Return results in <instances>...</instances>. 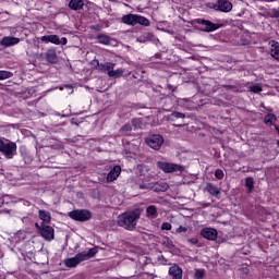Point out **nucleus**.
Listing matches in <instances>:
<instances>
[{
    "mask_svg": "<svg viewBox=\"0 0 279 279\" xmlns=\"http://www.w3.org/2000/svg\"><path fill=\"white\" fill-rule=\"evenodd\" d=\"M218 232L214 228H204L201 230V236L207 241H217Z\"/></svg>",
    "mask_w": 279,
    "mask_h": 279,
    "instance_id": "nucleus-10",
    "label": "nucleus"
},
{
    "mask_svg": "<svg viewBox=\"0 0 279 279\" xmlns=\"http://www.w3.org/2000/svg\"><path fill=\"white\" fill-rule=\"evenodd\" d=\"M197 23L204 26L203 28L204 32H216V29H219V25L208 20H198Z\"/></svg>",
    "mask_w": 279,
    "mask_h": 279,
    "instance_id": "nucleus-11",
    "label": "nucleus"
},
{
    "mask_svg": "<svg viewBox=\"0 0 279 279\" xmlns=\"http://www.w3.org/2000/svg\"><path fill=\"white\" fill-rule=\"evenodd\" d=\"M277 146L279 147V140L277 141Z\"/></svg>",
    "mask_w": 279,
    "mask_h": 279,
    "instance_id": "nucleus-43",
    "label": "nucleus"
},
{
    "mask_svg": "<svg viewBox=\"0 0 279 279\" xmlns=\"http://www.w3.org/2000/svg\"><path fill=\"white\" fill-rule=\"evenodd\" d=\"M157 167L163 171V173H178V171L182 173V171H184V166L165 161H158Z\"/></svg>",
    "mask_w": 279,
    "mask_h": 279,
    "instance_id": "nucleus-6",
    "label": "nucleus"
},
{
    "mask_svg": "<svg viewBox=\"0 0 279 279\" xmlns=\"http://www.w3.org/2000/svg\"><path fill=\"white\" fill-rule=\"evenodd\" d=\"M121 175V166H114L107 174V182H114Z\"/></svg>",
    "mask_w": 279,
    "mask_h": 279,
    "instance_id": "nucleus-13",
    "label": "nucleus"
},
{
    "mask_svg": "<svg viewBox=\"0 0 279 279\" xmlns=\"http://www.w3.org/2000/svg\"><path fill=\"white\" fill-rule=\"evenodd\" d=\"M46 60L47 62H49L50 64H56L58 63V53L56 52L54 49H49L46 52Z\"/></svg>",
    "mask_w": 279,
    "mask_h": 279,
    "instance_id": "nucleus-19",
    "label": "nucleus"
},
{
    "mask_svg": "<svg viewBox=\"0 0 279 279\" xmlns=\"http://www.w3.org/2000/svg\"><path fill=\"white\" fill-rule=\"evenodd\" d=\"M274 121H276V114L274 113H268L264 119L266 125H271Z\"/></svg>",
    "mask_w": 279,
    "mask_h": 279,
    "instance_id": "nucleus-27",
    "label": "nucleus"
},
{
    "mask_svg": "<svg viewBox=\"0 0 279 279\" xmlns=\"http://www.w3.org/2000/svg\"><path fill=\"white\" fill-rule=\"evenodd\" d=\"M70 10H74L77 12V10H82L84 8V0H71L69 2Z\"/></svg>",
    "mask_w": 279,
    "mask_h": 279,
    "instance_id": "nucleus-21",
    "label": "nucleus"
},
{
    "mask_svg": "<svg viewBox=\"0 0 279 279\" xmlns=\"http://www.w3.org/2000/svg\"><path fill=\"white\" fill-rule=\"evenodd\" d=\"M251 93H263V85L255 83L251 85L250 87Z\"/></svg>",
    "mask_w": 279,
    "mask_h": 279,
    "instance_id": "nucleus-29",
    "label": "nucleus"
},
{
    "mask_svg": "<svg viewBox=\"0 0 279 279\" xmlns=\"http://www.w3.org/2000/svg\"><path fill=\"white\" fill-rule=\"evenodd\" d=\"M187 230H189V228L180 226V227L177 229V233L180 234V233H182V232H187Z\"/></svg>",
    "mask_w": 279,
    "mask_h": 279,
    "instance_id": "nucleus-37",
    "label": "nucleus"
},
{
    "mask_svg": "<svg viewBox=\"0 0 279 279\" xmlns=\"http://www.w3.org/2000/svg\"><path fill=\"white\" fill-rule=\"evenodd\" d=\"M161 230H171V223L169 222H163L161 225Z\"/></svg>",
    "mask_w": 279,
    "mask_h": 279,
    "instance_id": "nucleus-36",
    "label": "nucleus"
},
{
    "mask_svg": "<svg viewBox=\"0 0 279 279\" xmlns=\"http://www.w3.org/2000/svg\"><path fill=\"white\" fill-rule=\"evenodd\" d=\"M149 275H142L141 278H148Z\"/></svg>",
    "mask_w": 279,
    "mask_h": 279,
    "instance_id": "nucleus-41",
    "label": "nucleus"
},
{
    "mask_svg": "<svg viewBox=\"0 0 279 279\" xmlns=\"http://www.w3.org/2000/svg\"><path fill=\"white\" fill-rule=\"evenodd\" d=\"M123 73H124L123 69H117V70L113 69L109 72V77H121Z\"/></svg>",
    "mask_w": 279,
    "mask_h": 279,
    "instance_id": "nucleus-26",
    "label": "nucleus"
},
{
    "mask_svg": "<svg viewBox=\"0 0 279 279\" xmlns=\"http://www.w3.org/2000/svg\"><path fill=\"white\" fill-rule=\"evenodd\" d=\"M150 189L155 193H165V191H169V184L167 182H156L151 183Z\"/></svg>",
    "mask_w": 279,
    "mask_h": 279,
    "instance_id": "nucleus-12",
    "label": "nucleus"
},
{
    "mask_svg": "<svg viewBox=\"0 0 279 279\" xmlns=\"http://www.w3.org/2000/svg\"><path fill=\"white\" fill-rule=\"evenodd\" d=\"M21 43V39L19 37H3L1 40V45L3 47H14V45H19Z\"/></svg>",
    "mask_w": 279,
    "mask_h": 279,
    "instance_id": "nucleus-14",
    "label": "nucleus"
},
{
    "mask_svg": "<svg viewBox=\"0 0 279 279\" xmlns=\"http://www.w3.org/2000/svg\"><path fill=\"white\" fill-rule=\"evenodd\" d=\"M145 143L148 145V147L158 151V149L162 147V143H165V138H162L161 135H150L146 137Z\"/></svg>",
    "mask_w": 279,
    "mask_h": 279,
    "instance_id": "nucleus-8",
    "label": "nucleus"
},
{
    "mask_svg": "<svg viewBox=\"0 0 279 279\" xmlns=\"http://www.w3.org/2000/svg\"><path fill=\"white\" fill-rule=\"evenodd\" d=\"M4 204H8V196H3V198H0V208H1V206H3Z\"/></svg>",
    "mask_w": 279,
    "mask_h": 279,
    "instance_id": "nucleus-39",
    "label": "nucleus"
},
{
    "mask_svg": "<svg viewBox=\"0 0 279 279\" xmlns=\"http://www.w3.org/2000/svg\"><path fill=\"white\" fill-rule=\"evenodd\" d=\"M41 43H52V45H60V37L58 35H47L40 37Z\"/></svg>",
    "mask_w": 279,
    "mask_h": 279,
    "instance_id": "nucleus-20",
    "label": "nucleus"
},
{
    "mask_svg": "<svg viewBox=\"0 0 279 279\" xmlns=\"http://www.w3.org/2000/svg\"><path fill=\"white\" fill-rule=\"evenodd\" d=\"M16 143L10 141H3L0 137V154L7 158V160H12L16 156Z\"/></svg>",
    "mask_w": 279,
    "mask_h": 279,
    "instance_id": "nucleus-4",
    "label": "nucleus"
},
{
    "mask_svg": "<svg viewBox=\"0 0 279 279\" xmlns=\"http://www.w3.org/2000/svg\"><path fill=\"white\" fill-rule=\"evenodd\" d=\"M142 214L141 208L125 211L118 217V225L125 230H135Z\"/></svg>",
    "mask_w": 279,
    "mask_h": 279,
    "instance_id": "nucleus-1",
    "label": "nucleus"
},
{
    "mask_svg": "<svg viewBox=\"0 0 279 279\" xmlns=\"http://www.w3.org/2000/svg\"><path fill=\"white\" fill-rule=\"evenodd\" d=\"M35 228L45 241H53V239H56V230H53V227L36 222Z\"/></svg>",
    "mask_w": 279,
    "mask_h": 279,
    "instance_id": "nucleus-5",
    "label": "nucleus"
},
{
    "mask_svg": "<svg viewBox=\"0 0 279 279\" xmlns=\"http://www.w3.org/2000/svg\"><path fill=\"white\" fill-rule=\"evenodd\" d=\"M66 43H69V40L66 39V37H62L60 39V45H66Z\"/></svg>",
    "mask_w": 279,
    "mask_h": 279,
    "instance_id": "nucleus-40",
    "label": "nucleus"
},
{
    "mask_svg": "<svg viewBox=\"0 0 279 279\" xmlns=\"http://www.w3.org/2000/svg\"><path fill=\"white\" fill-rule=\"evenodd\" d=\"M96 39L100 45H110L112 43V38L106 34H99L97 35Z\"/></svg>",
    "mask_w": 279,
    "mask_h": 279,
    "instance_id": "nucleus-23",
    "label": "nucleus"
},
{
    "mask_svg": "<svg viewBox=\"0 0 279 279\" xmlns=\"http://www.w3.org/2000/svg\"><path fill=\"white\" fill-rule=\"evenodd\" d=\"M146 217H148V219H156V217H158V209L156 206L150 205L146 208Z\"/></svg>",
    "mask_w": 279,
    "mask_h": 279,
    "instance_id": "nucleus-22",
    "label": "nucleus"
},
{
    "mask_svg": "<svg viewBox=\"0 0 279 279\" xmlns=\"http://www.w3.org/2000/svg\"><path fill=\"white\" fill-rule=\"evenodd\" d=\"M38 215L39 219L41 220L40 226H47V223H51V213L40 209Z\"/></svg>",
    "mask_w": 279,
    "mask_h": 279,
    "instance_id": "nucleus-15",
    "label": "nucleus"
},
{
    "mask_svg": "<svg viewBox=\"0 0 279 279\" xmlns=\"http://www.w3.org/2000/svg\"><path fill=\"white\" fill-rule=\"evenodd\" d=\"M245 186L248 189V193H252L254 191V178L247 177L245 179Z\"/></svg>",
    "mask_w": 279,
    "mask_h": 279,
    "instance_id": "nucleus-25",
    "label": "nucleus"
},
{
    "mask_svg": "<svg viewBox=\"0 0 279 279\" xmlns=\"http://www.w3.org/2000/svg\"><path fill=\"white\" fill-rule=\"evenodd\" d=\"M204 276H206V272L203 269H196L194 274L195 279H204Z\"/></svg>",
    "mask_w": 279,
    "mask_h": 279,
    "instance_id": "nucleus-32",
    "label": "nucleus"
},
{
    "mask_svg": "<svg viewBox=\"0 0 279 279\" xmlns=\"http://www.w3.org/2000/svg\"><path fill=\"white\" fill-rule=\"evenodd\" d=\"M120 132L125 136L132 132V125L130 124H124L121 129Z\"/></svg>",
    "mask_w": 279,
    "mask_h": 279,
    "instance_id": "nucleus-31",
    "label": "nucleus"
},
{
    "mask_svg": "<svg viewBox=\"0 0 279 279\" xmlns=\"http://www.w3.org/2000/svg\"><path fill=\"white\" fill-rule=\"evenodd\" d=\"M187 241H189V243H191V245H197V243H199L197 238H192V239H189Z\"/></svg>",
    "mask_w": 279,
    "mask_h": 279,
    "instance_id": "nucleus-38",
    "label": "nucleus"
},
{
    "mask_svg": "<svg viewBox=\"0 0 279 279\" xmlns=\"http://www.w3.org/2000/svg\"><path fill=\"white\" fill-rule=\"evenodd\" d=\"M223 177H225L223 170L217 169V170L215 171V178H217V180H223Z\"/></svg>",
    "mask_w": 279,
    "mask_h": 279,
    "instance_id": "nucleus-33",
    "label": "nucleus"
},
{
    "mask_svg": "<svg viewBox=\"0 0 279 279\" xmlns=\"http://www.w3.org/2000/svg\"><path fill=\"white\" fill-rule=\"evenodd\" d=\"M65 87H66V88H73L71 85H66Z\"/></svg>",
    "mask_w": 279,
    "mask_h": 279,
    "instance_id": "nucleus-42",
    "label": "nucleus"
},
{
    "mask_svg": "<svg viewBox=\"0 0 279 279\" xmlns=\"http://www.w3.org/2000/svg\"><path fill=\"white\" fill-rule=\"evenodd\" d=\"M116 64L112 62L98 63V71L101 73H107L109 75L110 71L114 69Z\"/></svg>",
    "mask_w": 279,
    "mask_h": 279,
    "instance_id": "nucleus-17",
    "label": "nucleus"
},
{
    "mask_svg": "<svg viewBox=\"0 0 279 279\" xmlns=\"http://www.w3.org/2000/svg\"><path fill=\"white\" fill-rule=\"evenodd\" d=\"M205 189L207 193H209V195H213L214 197H218V195H221V189L213 183H207Z\"/></svg>",
    "mask_w": 279,
    "mask_h": 279,
    "instance_id": "nucleus-16",
    "label": "nucleus"
},
{
    "mask_svg": "<svg viewBox=\"0 0 279 279\" xmlns=\"http://www.w3.org/2000/svg\"><path fill=\"white\" fill-rule=\"evenodd\" d=\"M90 211L86 209H76L69 213V218L74 221H88L90 219Z\"/></svg>",
    "mask_w": 279,
    "mask_h": 279,
    "instance_id": "nucleus-7",
    "label": "nucleus"
},
{
    "mask_svg": "<svg viewBox=\"0 0 279 279\" xmlns=\"http://www.w3.org/2000/svg\"><path fill=\"white\" fill-rule=\"evenodd\" d=\"M141 191H151V183L148 184H140Z\"/></svg>",
    "mask_w": 279,
    "mask_h": 279,
    "instance_id": "nucleus-34",
    "label": "nucleus"
},
{
    "mask_svg": "<svg viewBox=\"0 0 279 279\" xmlns=\"http://www.w3.org/2000/svg\"><path fill=\"white\" fill-rule=\"evenodd\" d=\"M209 8L218 12H231L232 2H230V0H217V3H209Z\"/></svg>",
    "mask_w": 279,
    "mask_h": 279,
    "instance_id": "nucleus-9",
    "label": "nucleus"
},
{
    "mask_svg": "<svg viewBox=\"0 0 279 279\" xmlns=\"http://www.w3.org/2000/svg\"><path fill=\"white\" fill-rule=\"evenodd\" d=\"M169 274L172 279H182V268L178 265H173L169 268Z\"/></svg>",
    "mask_w": 279,
    "mask_h": 279,
    "instance_id": "nucleus-18",
    "label": "nucleus"
},
{
    "mask_svg": "<svg viewBox=\"0 0 279 279\" xmlns=\"http://www.w3.org/2000/svg\"><path fill=\"white\" fill-rule=\"evenodd\" d=\"M172 117H174V119H184L186 116L182 112H172Z\"/></svg>",
    "mask_w": 279,
    "mask_h": 279,
    "instance_id": "nucleus-35",
    "label": "nucleus"
},
{
    "mask_svg": "<svg viewBox=\"0 0 279 279\" xmlns=\"http://www.w3.org/2000/svg\"><path fill=\"white\" fill-rule=\"evenodd\" d=\"M270 54L275 60H279V43L272 41L270 47Z\"/></svg>",
    "mask_w": 279,
    "mask_h": 279,
    "instance_id": "nucleus-24",
    "label": "nucleus"
},
{
    "mask_svg": "<svg viewBox=\"0 0 279 279\" xmlns=\"http://www.w3.org/2000/svg\"><path fill=\"white\" fill-rule=\"evenodd\" d=\"M12 72L10 71H3V70H0V81L1 80H10V77H12Z\"/></svg>",
    "mask_w": 279,
    "mask_h": 279,
    "instance_id": "nucleus-30",
    "label": "nucleus"
},
{
    "mask_svg": "<svg viewBox=\"0 0 279 279\" xmlns=\"http://www.w3.org/2000/svg\"><path fill=\"white\" fill-rule=\"evenodd\" d=\"M132 125L135 130H141L143 128V120L141 118H134L132 120Z\"/></svg>",
    "mask_w": 279,
    "mask_h": 279,
    "instance_id": "nucleus-28",
    "label": "nucleus"
},
{
    "mask_svg": "<svg viewBox=\"0 0 279 279\" xmlns=\"http://www.w3.org/2000/svg\"><path fill=\"white\" fill-rule=\"evenodd\" d=\"M97 252H99V248H97V246L89 248L88 252H81L74 257L65 259V267H77L80 263H84V260H89V258H94Z\"/></svg>",
    "mask_w": 279,
    "mask_h": 279,
    "instance_id": "nucleus-2",
    "label": "nucleus"
},
{
    "mask_svg": "<svg viewBox=\"0 0 279 279\" xmlns=\"http://www.w3.org/2000/svg\"><path fill=\"white\" fill-rule=\"evenodd\" d=\"M122 23H124V25H132V26L143 25L144 27H149V25H151V23L147 17L138 14H132V13L123 15Z\"/></svg>",
    "mask_w": 279,
    "mask_h": 279,
    "instance_id": "nucleus-3",
    "label": "nucleus"
}]
</instances>
